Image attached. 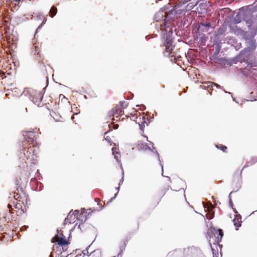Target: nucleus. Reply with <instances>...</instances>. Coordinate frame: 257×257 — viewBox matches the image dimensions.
<instances>
[{
	"mask_svg": "<svg viewBox=\"0 0 257 257\" xmlns=\"http://www.w3.org/2000/svg\"><path fill=\"white\" fill-rule=\"evenodd\" d=\"M202 6H203V3H200V4H199V7H201Z\"/></svg>",
	"mask_w": 257,
	"mask_h": 257,
	"instance_id": "603ef678",
	"label": "nucleus"
},
{
	"mask_svg": "<svg viewBox=\"0 0 257 257\" xmlns=\"http://www.w3.org/2000/svg\"><path fill=\"white\" fill-rule=\"evenodd\" d=\"M84 210H85V208H83V209H81L82 211H84Z\"/></svg>",
	"mask_w": 257,
	"mask_h": 257,
	"instance_id": "052dcab7",
	"label": "nucleus"
},
{
	"mask_svg": "<svg viewBox=\"0 0 257 257\" xmlns=\"http://www.w3.org/2000/svg\"><path fill=\"white\" fill-rule=\"evenodd\" d=\"M149 143H150V145H151L152 146H153L154 144H153V142H152L150 141V142H149Z\"/></svg>",
	"mask_w": 257,
	"mask_h": 257,
	"instance_id": "3c124183",
	"label": "nucleus"
},
{
	"mask_svg": "<svg viewBox=\"0 0 257 257\" xmlns=\"http://www.w3.org/2000/svg\"><path fill=\"white\" fill-rule=\"evenodd\" d=\"M91 257H100L101 250L100 249H96L92 251L90 254Z\"/></svg>",
	"mask_w": 257,
	"mask_h": 257,
	"instance_id": "6ab92c4d",
	"label": "nucleus"
},
{
	"mask_svg": "<svg viewBox=\"0 0 257 257\" xmlns=\"http://www.w3.org/2000/svg\"><path fill=\"white\" fill-rule=\"evenodd\" d=\"M19 156L23 160L24 158H26L27 160L30 159L31 161L35 160L36 157L34 149L31 147H27L26 141L22 143V148L20 151Z\"/></svg>",
	"mask_w": 257,
	"mask_h": 257,
	"instance_id": "20e7f679",
	"label": "nucleus"
},
{
	"mask_svg": "<svg viewBox=\"0 0 257 257\" xmlns=\"http://www.w3.org/2000/svg\"><path fill=\"white\" fill-rule=\"evenodd\" d=\"M234 21L236 24H239L241 22V19L239 13H238L234 17Z\"/></svg>",
	"mask_w": 257,
	"mask_h": 257,
	"instance_id": "bb28decb",
	"label": "nucleus"
},
{
	"mask_svg": "<svg viewBox=\"0 0 257 257\" xmlns=\"http://www.w3.org/2000/svg\"><path fill=\"white\" fill-rule=\"evenodd\" d=\"M111 151H112V155H114V159L116 160L117 162L120 163V161L119 160V159H118L119 157L117 155H116V154H118L117 152H116V149L115 148H112L111 149ZM120 164H121V163H120ZM120 165L121 166V164H120ZM121 169H122L121 166Z\"/></svg>",
	"mask_w": 257,
	"mask_h": 257,
	"instance_id": "412c9836",
	"label": "nucleus"
},
{
	"mask_svg": "<svg viewBox=\"0 0 257 257\" xmlns=\"http://www.w3.org/2000/svg\"><path fill=\"white\" fill-rule=\"evenodd\" d=\"M203 207L204 208L205 212H207L206 217L207 219L210 220L213 218L214 217V209L215 205H213L211 201H208L205 203L204 202H202Z\"/></svg>",
	"mask_w": 257,
	"mask_h": 257,
	"instance_id": "423d86ee",
	"label": "nucleus"
},
{
	"mask_svg": "<svg viewBox=\"0 0 257 257\" xmlns=\"http://www.w3.org/2000/svg\"><path fill=\"white\" fill-rule=\"evenodd\" d=\"M123 181H124V172L122 171V177L119 180L118 185L120 186L123 183Z\"/></svg>",
	"mask_w": 257,
	"mask_h": 257,
	"instance_id": "c85d7f7f",
	"label": "nucleus"
},
{
	"mask_svg": "<svg viewBox=\"0 0 257 257\" xmlns=\"http://www.w3.org/2000/svg\"><path fill=\"white\" fill-rule=\"evenodd\" d=\"M76 217H77V220L79 221V223L78 225V228L81 230V226L87 220L86 216L85 214L84 215L83 213H82L79 214V215Z\"/></svg>",
	"mask_w": 257,
	"mask_h": 257,
	"instance_id": "f8f14e48",
	"label": "nucleus"
},
{
	"mask_svg": "<svg viewBox=\"0 0 257 257\" xmlns=\"http://www.w3.org/2000/svg\"><path fill=\"white\" fill-rule=\"evenodd\" d=\"M233 193V191L231 192L229 195V206L230 207H231V208L233 207V202L232 201V200L230 198V195Z\"/></svg>",
	"mask_w": 257,
	"mask_h": 257,
	"instance_id": "c756f323",
	"label": "nucleus"
},
{
	"mask_svg": "<svg viewBox=\"0 0 257 257\" xmlns=\"http://www.w3.org/2000/svg\"><path fill=\"white\" fill-rule=\"evenodd\" d=\"M97 205H98V206H100V205H101L100 200V201H99L98 202V203H97Z\"/></svg>",
	"mask_w": 257,
	"mask_h": 257,
	"instance_id": "09e8293b",
	"label": "nucleus"
},
{
	"mask_svg": "<svg viewBox=\"0 0 257 257\" xmlns=\"http://www.w3.org/2000/svg\"><path fill=\"white\" fill-rule=\"evenodd\" d=\"M246 48L243 51H241L240 53L243 52L248 53V54L252 53L255 50L256 48V41L253 38H248L246 39Z\"/></svg>",
	"mask_w": 257,
	"mask_h": 257,
	"instance_id": "0eeeda50",
	"label": "nucleus"
},
{
	"mask_svg": "<svg viewBox=\"0 0 257 257\" xmlns=\"http://www.w3.org/2000/svg\"><path fill=\"white\" fill-rule=\"evenodd\" d=\"M172 8H173L172 6H166L155 14L154 24L158 31L166 27H171V24L169 21L171 16L174 15V12L172 11Z\"/></svg>",
	"mask_w": 257,
	"mask_h": 257,
	"instance_id": "f257e3e1",
	"label": "nucleus"
},
{
	"mask_svg": "<svg viewBox=\"0 0 257 257\" xmlns=\"http://www.w3.org/2000/svg\"><path fill=\"white\" fill-rule=\"evenodd\" d=\"M118 115H116V117H118V116L122 115L123 114V111L122 110H118Z\"/></svg>",
	"mask_w": 257,
	"mask_h": 257,
	"instance_id": "f704fd0d",
	"label": "nucleus"
},
{
	"mask_svg": "<svg viewBox=\"0 0 257 257\" xmlns=\"http://www.w3.org/2000/svg\"><path fill=\"white\" fill-rule=\"evenodd\" d=\"M113 127L114 130H116L118 127V124H114Z\"/></svg>",
	"mask_w": 257,
	"mask_h": 257,
	"instance_id": "58836bf2",
	"label": "nucleus"
},
{
	"mask_svg": "<svg viewBox=\"0 0 257 257\" xmlns=\"http://www.w3.org/2000/svg\"><path fill=\"white\" fill-rule=\"evenodd\" d=\"M27 228H28V226L24 225V226H22V227L21 228V230L22 231H24V230H26Z\"/></svg>",
	"mask_w": 257,
	"mask_h": 257,
	"instance_id": "c9c22d12",
	"label": "nucleus"
},
{
	"mask_svg": "<svg viewBox=\"0 0 257 257\" xmlns=\"http://www.w3.org/2000/svg\"><path fill=\"white\" fill-rule=\"evenodd\" d=\"M56 257H57V256H56ZM58 257H59V254L58 255Z\"/></svg>",
	"mask_w": 257,
	"mask_h": 257,
	"instance_id": "774afa93",
	"label": "nucleus"
},
{
	"mask_svg": "<svg viewBox=\"0 0 257 257\" xmlns=\"http://www.w3.org/2000/svg\"><path fill=\"white\" fill-rule=\"evenodd\" d=\"M162 31V38L165 47V51L164 52L165 56H169L172 53L175 46L173 45L174 37L173 36V30L169 27H166L160 29Z\"/></svg>",
	"mask_w": 257,
	"mask_h": 257,
	"instance_id": "f03ea898",
	"label": "nucleus"
},
{
	"mask_svg": "<svg viewBox=\"0 0 257 257\" xmlns=\"http://www.w3.org/2000/svg\"><path fill=\"white\" fill-rule=\"evenodd\" d=\"M46 19L45 18L43 20V22L41 23V24L39 26V27L37 28V30H36V33H37V32H38V31H39L41 28L42 27V26L46 23Z\"/></svg>",
	"mask_w": 257,
	"mask_h": 257,
	"instance_id": "cd10ccee",
	"label": "nucleus"
},
{
	"mask_svg": "<svg viewBox=\"0 0 257 257\" xmlns=\"http://www.w3.org/2000/svg\"><path fill=\"white\" fill-rule=\"evenodd\" d=\"M103 208V207H101L100 210H101Z\"/></svg>",
	"mask_w": 257,
	"mask_h": 257,
	"instance_id": "0e129e2a",
	"label": "nucleus"
},
{
	"mask_svg": "<svg viewBox=\"0 0 257 257\" xmlns=\"http://www.w3.org/2000/svg\"><path fill=\"white\" fill-rule=\"evenodd\" d=\"M20 0H15L16 2H19Z\"/></svg>",
	"mask_w": 257,
	"mask_h": 257,
	"instance_id": "13d9d810",
	"label": "nucleus"
},
{
	"mask_svg": "<svg viewBox=\"0 0 257 257\" xmlns=\"http://www.w3.org/2000/svg\"><path fill=\"white\" fill-rule=\"evenodd\" d=\"M144 137H145V139H146V140H147V141L148 142H150V141L148 140V137H147V136H144Z\"/></svg>",
	"mask_w": 257,
	"mask_h": 257,
	"instance_id": "a18cd8bd",
	"label": "nucleus"
},
{
	"mask_svg": "<svg viewBox=\"0 0 257 257\" xmlns=\"http://www.w3.org/2000/svg\"><path fill=\"white\" fill-rule=\"evenodd\" d=\"M100 201V200L98 198H95V201L97 203H98V202Z\"/></svg>",
	"mask_w": 257,
	"mask_h": 257,
	"instance_id": "37998d69",
	"label": "nucleus"
},
{
	"mask_svg": "<svg viewBox=\"0 0 257 257\" xmlns=\"http://www.w3.org/2000/svg\"><path fill=\"white\" fill-rule=\"evenodd\" d=\"M86 251H87V253H88V251L87 249L86 250Z\"/></svg>",
	"mask_w": 257,
	"mask_h": 257,
	"instance_id": "338daca9",
	"label": "nucleus"
},
{
	"mask_svg": "<svg viewBox=\"0 0 257 257\" xmlns=\"http://www.w3.org/2000/svg\"><path fill=\"white\" fill-rule=\"evenodd\" d=\"M74 118V116H71V119H73Z\"/></svg>",
	"mask_w": 257,
	"mask_h": 257,
	"instance_id": "bf43d9fd",
	"label": "nucleus"
},
{
	"mask_svg": "<svg viewBox=\"0 0 257 257\" xmlns=\"http://www.w3.org/2000/svg\"><path fill=\"white\" fill-rule=\"evenodd\" d=\"M211 28V22L208 20H203L198 23L197 32L199 35L201 33L207 32Z\"/></svg>",
	"mask_w": 257,
	"mask_h": 257,
	"instance_id": "6e6552de",
	"label": "nucleus"
},
{
	"mask_svg": "<svg viewBox=\"0 0 257 257\" xmlns=\"http://www.w3.org/2000/svg\"><path fill=\"white\" fill-rule=\"evenodd\" d=\"M139 126H140V130H141L142 131H143L144 125V124H139Z\"/></svg>",
	"mask_w": 257,
	"mask_h": 257,
	"instance_id": "4c0bfd02",
	"label": "nucleus"
},
{
	"mask_svg": "<svg viewBox=\"0 0 257 257\" xmlns=\"http://www.w3.org/2000/svg\"><path fill=\"white\" fill-rule=\"evenodd\" d=\"M232 209H233V212L236 214V216H238V218H234L233 219V224H234V225L236 227H239L241 226V216L238 214V215H237V213H238L237 210H236L235 208H234L233 207L232 208Z\"/></svg>",
	"mask_w": 257,
	"mask_h": 257,
	"instance_id": "9b49d317",
	"label": "nucleus"
},
{
	"mask_svg": "<svg viewBox=\"0 0 257 257\" xmlns=\"http://www.w3.org/2000/svg\"><path fill=\"white\" fill-rule=\"evenodd\" d=\"M127 242V240L124 241L123 244L120 246V247H119L120 251H119V253L117 254V256L118 257H121L122 256V252L125 249V246L126 245Z\"/></svg>",
	"mask_w": 257,
	"mask_h": 257,
	"instance_id": "dca6fc26",
	"label": "nucleus"
},
{
	"mask_svg": "<svg viewBox=\"0 0 257 257\" xmlns=\"http://www.w3.org/2000/svg\"><path fill=\"white\" fill-rule=\"evenodd\" d=\"M142 106L143 107L144 109H145L146 107H145V106L144 105H143Z\"/></svg>",
	"mask_w": 257,
	"mask_h": 257,
	"instance_id": "5fc2aeb1",
	"label": "nucleus"
},
{
	"mask_svg": "<svg viewBox=\"0 0 257 257\" xmlns=\"http://www.w3.org/2000/svg\"><path fill=\"white\" fill-rule=\"evenodd\" d=\"M223 91H224V92H225V93H228V94H231V92H230L226 91H225V90H223Z\"/></svg>",
	"mask_w": 257,
	"mask_h": 257,
	"instance_id": "79ce46f5",
	"label": "nucleus"
},
{
	"mask_svg": "<svg viewBox=\"0 0 257 257\" xmlns=\"http://www.w3.org/2000/svg\"><path fill=\"white\" fill-rule=\"evenodd\" d=\"M214 202L215 203V205H216L218 203L220 204V203H219L218 201L216 202L215 200H214Z\"/></svg>",
	"mask_w": 257,
	"mask_h": 257,
	"instance_id": "c03bdc74",
	"label": "nucleus"
},
{
	"mask_svg": "<svg viewBox=\"0 0 257 257\" xmlns=\"http://www.w3.org/2000/svg\"><path fill=\"white\" fill-rule=\"evenodd\" d=\"M137 147L141 148L142 150L144 151L149 150L151 151V149L150 147H149L147 143H144L143 142H139L137 145Z\"/></svg>",
	"mask_w": 257,
	"mask_h": 257,
	"instance_id": "ddd939ff",
	"label": "nucleus"
},
{
	"mask_svg": "<svg viewBox=\"0 0 257 257\" xmlns=\"http://www.w3.org/2000/svg\"><path fill=\"white\" fill-rule=\"evenodd\" d=\"M31 181H32L35 182V181H36V179L35 178H32V179H31Z\"/></svg>",
	"mask_w": 257,
	"mask_h": 257,
	"instance_id": "de8ad7c7",
	"label": "nucleus"
},
{
	"mask_svg": "<svg viewBox=\"0 0 257 257\" xmlns=\"http://www.w3.org/2000/svg\"><path fill=\"white\" fill-rule=\"evenodd\" d=\"M154 153L156 155V156H157V157L158 158V160L159 161L160 165L161 167V168H162V175L163 176H164L163 175V165L161 163V160H160V158L159 154L158 153V152L157 151H154Z\"/></svg>",
	"mask_w": 257,
	"mask_h": 257,
	"instance_id": "5701e85b",
	"label": "nucleus"
},
{
	"mask_svg": "<svg viewBox=\"0 0 257 257\" xmlns=\"http://www.w3.org/2000/svg\"><path fill=\"white\" fill-rule=\"evenodd\" d=\"M246 23L248 24V29L249 31H251V33L252 34V35L254 36L255 35H256V33H257V30H252V26L251 25V20H248L247 22H246Z\"/></svg>",
	"mask_w": 257,
	"mask_h": 257,
	"instance_id": "a211bd4d",
	"label": "nucleus"
},
{
	"mask_svg": "<svg viewBox=\"0 0 257 257\" xmlns=\"http://www.w3.org/2000/svg\"><path fill=\"white\" fill-rule=\"evenodd\" d=\"M32 49V53H33L34 55H37L38 57L40 58L38 46L34 45Z\"/></svg>",
	"mask_w": 257,
	"mask_h": 257,
	"instance_id": "aec40b11",
	"label": "nucleus"
},
{
	"mask_svg": "<svg viewBox=\"0 0 257 257\" xmlns=\"http://www.w3.org/2000/svg\"><path fill=\"white\" fill-rule=\"evenodd\" d=\"M188 2V1L187 2H183V3H180L175 7L173 6V8H172V11L174 12V15L181 14L185 15V13L191 11L198 4V1H196L195 3H190L186 6H185V4Z\"/></svg>",
	"mask_w": 257,
	"mask_h": 257,
	"instance_id": "7ed1b4c3",
	"label": "nucleus"
},
{
	"mask_svg": "<svg viewBox=\"0 0 257 257\" xmlns=\"http://www.w3.org/2000/svg\"><path fill=\"white\" fill-rule=\"evenodd\" d=\"M57 13V9L55 6H52L50 10V17H54Z\"/></svg>",
	"mask_w": 257,
	"mask_h": 257,
	"instance_id": "4be33fe9",
	"label": "nucleus"
},
{
	"mask_svg": "<svg viewBox=\"0 0 257 257\" xmlns=\"http://www.w3.org/2000/svg\"><path fill=\"white\" fill-rule=\"evenodd\" d=\"M128 105V103L124 101H120L119 103V106H117V107H118L119 106V109L120 108H126Z\"/></svg>",
	"mask_w": 257,
	"mask_h": 257,
	"instance_id": "b1692460",
	"label": "nucleus"
},
{
	"mask_svg": "<svg viewBox=\"0 0 257 257\" xmlns=\"http://www.w3.org/2000/svg\"><path fill=\"white\" fill-rule=\"evenodd\" d=\"M77 224H78V223H76L75 224V226H76L77 225Z\"/></svg>",
	"mask_w": 257,
	"mask_h": 257,
	"instance_id": "69168bd1",
	"label": "nucleus"
},
{
	"mask_svg": "<svg viewBox=\"0 0 257 257\" xmlns=\"http://www.w3.org/2000/svg\"><path fill=\"white\" fill-rule=\"evenodd\" d=\"M118 109L117 107L112 108L109 112L110 116H114L115 114H117L118 112Z\"/></svg>",
	"mask_w": 257,
	"mask_h": 257,
	"instance_id": "393cba45",
	"label": "nucleus"
},
{
	"mask_svg": "<svg viewBox=\"0 0 257 257\" xmlns=\"http://www.w3.org/2000/svg\"><path fill=\"white\" fill-rule=\"evenodd\" d=\"M118 194V192H117L114 196V197H112L107 202V204H108L109 202H112L117 196Z\"/></svg>",
	"mask_w": 257,
	"mask_h": 257,
	"instance_id": "72a5a7b5",
	"label": "nucleus"
},
{
	"mask_svg": "<svg viewBox=\"0 0 257 257\" xmlns=\"http://www.w3.org/2000/svg\"><path fill=\"white\" fill-rule=\"evenodd\" d=\"M210 86L211 87H212L213 86H215L216 88L222 89V87L217 83H212Z\"/></svg>",
	"mask_w": 257,
	"mask_h": 257,
	"instance_id": "2f4dec72",
	"label": "nucleus"
},
{
	"mask_svg": "<svg viewBox=\"0 0 257 257\" xmlns=\"http://www.w3.org/2000/svg\"><path fill=\"white\" fill-rule=\"evenodd\" d=\"M69 243L68 241L66 240V239L60 237L59 241H58V244L62 247V248L63 249V246L68 244Z\"/></svg>",
	"mask_w": 257,
	"mask_h": 257,
	"instance_id": "f3484780",
	"label": "nucleus"
},
{
	"mask_svg": "<svg viewBox=\"0 0 257 257\" xmlns=\"http://www.w3.org/2000/svg\"><path fill=\"white\" fill-rule=\"evenodd\" d=\"M220 50V46L219 45L216 46L215 51L213 52V55L210 57V59H216L217 58V56L219 54Z\"/></svg>",
	"mask_w": 257,
	"mask_h": 257,
	"instance_id": "2eb2a0df",
	"label": "nucleus"
},
{
	"mask_svg": "<svg viewBox=\"0 0 257 257\" xmlns=\"http://www.w3.org/2000/svg\"><path fill=\"white\" fill-rule=\"evenodd\" d=\"M216 234H217V236L216 237V241L217 242H219L221 241L222 238L223 236V233L221 229L219 228L217 230H215Z\"/></svg>",
	"mask_w": 257,
	"mask_h": 257,
	"instance_id": "4468645a",
	"label": "nucleus"
},
{
	"mask_svg": "<svg viewBox=\"0 0 257 257\" xmlns=\"http://www.w3.org/2000/svg\"><path fill=\"white\" fill-rule=\"evenodd\" d=\"M23 93H25V95L29 94V99L34 104L38 106L41 105V102L43 99V96L42 92H37L34 90L31 91H26L25 90Z\"/></svg>",
	"mask_w": 257,
	"mask_h": 257,
	"instance_id": "39448f33",
	"label": "nucleus"
},
{
	"mask_svg": "<svg viewBox=\"0 0 257 257\" xmlns=\"http://www.w3.org/2000/svg\"><path fill=\"white\" fill-rule=\"evenodd\" d=\"M242 74L244 76H245L246 77H247L248 76V74L244 72H242Z\"/></svg>",
	"mask_w": 257,
	"mask_h": 257,
	"instance_id": "a19ab883",
	"label": "nucleus"
},
{
	"mask_svg": "<svg viewBox=\"0 0 257 257\" xmlns=\"http://www.w3.org/2000/svg\"><path fill=\"white\" fill-rule=\"evenodd\" d=\"M115 190H117V192L118 193V191H119V190L120 189V186H118V187H115Z\"/></svg>",
	"mask_w": 257,
	"mask_h": 257,
	"instance_id": "ea45409f",
	"label": "nucleus"
},
{
	"mask_svg": "<svg viewBox=\"0 0 257 257\" xmlns=\"http://www.w3.org/2000/svg\"><path fill=\"white\" fill-rule=\"evenodd\" d=\"M73 210H71L69 213L67 217L65 218L64 220L65 223H72L75 222V219H77V217L75 216L74 214H72Z\"/></svg>",
	"mask_w": 257,
	"mask_h": 257,
	"instance_id": "9d476101",
	"label": "nucleus"
},
{
	"mask_svg": "<svg viewBox=\"0 0 257 257\" xmlns=\"http://www.w3.org/2000/svg\"><path fill=\"white\" fill-rule=\"evenodd\" d=\"M166 177L168 179V180H169L170 182H171V178H170L169 177H168V176H167Z\"/></svg>",
	"mask_w": 257,
	"mask_h": 257,
	"instance_id": "864d4df0",
	"label": "nucleus"
},
{
	"mask_svg": "<svg viewBox=\"0 0 257 257\" xmlns=\"http://www.w3.org/2000/svg\"><path fill=\"white\" fill-rule=\"evenodd\" d=\"M225 31L223 28H219L217 31V33L218 35H221L223 34Z\"/></svg>",
	"mask_w": 257,
	"mask_h": 257,
	"instance_id": "7c9ffc66",
	"label": "nucleus"
},
{
	"mask_svg": "<svg viewBox=\"0 0 257 257\" xmlns=\"http://www.w3.org/2000/svg\"><path fill=\"white\" fill-rule=\"evenodd\" d=\"M105 140L109 143L111 142L110 138L108 136L105 138Z\"/></svg>",
	"mask_w": 257,
	"mask_h": 257,
	"instance_id": "e433bc0d",
	"label": "nucleus"
},
{
	"mask_svg": "<svg viewBox=\"0 0 257 257\" xmlns=\"http://www.w3.org/2000/svg\"><path fill=\"white\" fill-rule=\"evenodd\" d=\"M37 135V132L34 131H24L23 136L27 142L32 144L34 142V138Z\"/></svg>",
	"mask_w": 257,
	"mask_h": 257,
	"instance_id": "1a4fd4ad",
	"label": "nucleus"
},
{
	"mask_svg": "<svg viewBox=\"0 0 257 257\" xmlns=\"http://www.w3.org/2000/svg\"><path fill=\"white\" fill-rule=\"evenodd\" d=\"M215 146L217 149H220L223 152H225L227 150V147L222 145H216Z\"/></svg>",
	"mask_w": 257,
	"mask_h": 257,
	"instance_id": "a878e982",
	"label": "nucleus"
},
{
	"mask_svg": "<svg viewBox=\"0 0 257 257\" xmlns=\"http://www.w3.org/2000/svg\"><path fill=\"white\" fill-rule=\"evenodd\" d=\"M255 212H257V210H255V211H254L252 212L250 215H252V214H254Z\"/></svg>",
	"mask_w": 257,
	"mask_h": 257,
	"instance_id": "8fccbe9b",
	"label": "nucleus"
},
{
	"mask_svg": "<svg viewBox=\"0 0 257 257\" xmlns=\"http://www.w3.org/2000/svg\"><path fill=\"white\" fill-rule=\"evenodd\" d=\"M231 97H232V99H233V101H235V98H234L232 96H231Z\"/></svg>",
	"mask_w": 257,
	"mask_h": 257,
	"instance_id": "e2e57ef3",
	"label": "nucleus"
},
{
	"mask_svg": "<svg viewBox=\"0 0 257 257\" xmlns=\"http://www.w3.org/2000/svg\"><path fill=\"white\" fill-rule=\"evenodd\" d=\"M155 149H156V148L155 147H153V150L155 151Z\"/></svg>",
	"mask_w": 257,
	"mask_h": 257,
	"instance_id": "4d7b16f0",
	"label": "nucleus"
},
{
	"mask_svg": "<svg viewBox=\"0 0 257 257\" xmlns=\"http://www.w3.org/2000/svg\"><path fill=\"white\" fill-rule=\"evenodd\" d=\"M108 133V131H107V132H105V133H104V135H106V134H107Z\"/></svg>",
	"mask_w": 257,
	"mask_h": 257,
	"instance_id": "680f3d73",
	"label": "nucleus"
},
{
	"mask_svg": "<svg viewBox=\"0 0 257 257\" xmlns=\"http://www.w3.org/2000/svg\"><path fill=\"white\" fill-rule=\"evenodd\" d=\"M155 149H156V148L155 147H153V150L155 151Z\"/></svg>",
	"mask_w": 257,
	"mask_h": 257,
	"instance_id": "6e6d98bb",
	"label": "nucleus"
},
{
	"mask_svg": "<svg viewBox=\"0 0 257 257\" xmlns=\"http://www.w3.org/2000/svg\"><path fill=\"white\" fill-rule=\"evenodd\" d=\"M72 213L74 214L75 217H77L79 215V214H80L78 210H75L74 211H73Z\"/></svg>",
	"mask_w": 257,
	"mask_h": 257,
	"instance_id": "473e14b6",
	"label": "nucleus"
},
{
	"mask_svg": "<svg viewBox=\"0 0 257 257\" xmlns=\"http://www.w3.org/2000/svg\"><path fill=\"white\" fill-rule=\"evenodd\" d=\"M144 137H145V139H146V140H147V141L148 142H150V141L148 140V137H147V136H144Z\"/></svg>",
	"mask_w": 257,
	"mask_h": 257,
	"instance_id": "49530a36",
	"label": "nucleus"
}]
</instances>
